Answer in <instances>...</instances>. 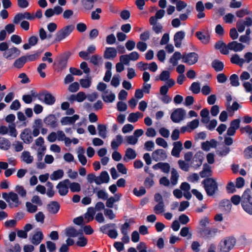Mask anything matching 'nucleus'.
<instances>
[{
	"label": "nucleus",
	"instance_id": "nucleus-33",
	"mask_svg": "<svg viewBox=\"0 0 252 252\" xmlns=\"http://www.w3.org/2000/svg\"><path fill=\"white\" fill-rule=\"evenodd\" d=\"M143 115L139 112L131 113L127 117V121L130 123H135L140 118L143 117Z\"/></svg>",
	"mask_w": 252,
	"mask_h": 252
},
{
	"label": "nucleus",
	"instance_id": "nucleus-59",
	"mask_svg": "<svg viewBox=\"0 0 252 252\" xmlns=\"http://www.w3.org/2000/svg\"><path fill=\"white\" fill-rule=\"evenodd\" d=\"M229 80L230 84L232 86L237 87L239 86L240 83L239 82L238 76L236 74H234L231 75Z\"/></svg>",
	"mask_w": 252,
	"mask_h": 252
},
{
	"label": "nucleus",
	"instance_id": "nucleus-41",
	"mask_svg": "<svg viewBox=\"0 0 252 252\" xmlns=\"http://www.w3.org/2000/svg\"><path fill=\"white\" fill-rule=\"evenodd\" d=\"M195 35L203 44H207L209 42V36L208 35L203 34L201 32H196Z\"/></svg>",
	"mask_w": 252,
	"mask_h": 252
},
{
	"label": "nucleus",
	"instance_id": "nucleus-25",
	"mask_svg": "<svg viewBox=\"0 0 252 252\" xmlns=\"http://www.w3.org/2000/svg\"><path fill=\"white\" fill-rule=\"evenodd\" d=\"M153 168L155 170L160 169L162 172L168 173L170 171V165L167 163L159 162L153 166Z\"/></svg>",
	"mask_w": 252,
	"mask_h": 252
},
{
	"label": "nucleus",
	"instance_id": "nucleus-1",
	"mask_svg": "<svg viewBox=\"0 0 252 252\" xmlns=\"http://www.w3.org/2000/svg\"><path fill=\"white\" fill-rule=\"evenodd\" d=\"M202 184L208 196L214 195L218 190V184L214 178H207L202 181Z\"/></svg>",
	"mask_w": 252,
	"mask_h": 252
},
{
	"label": "nucleus",
	"instance_id": "nucleus-40",
	"mask_svg": "<svg viewBox=\"0 0 252 252\" xmlns=\"http://www.w3.org/2000/svg\"><path fill=\"white\" fill-rule=\"evenodd\" d=\"M212 65L214 69L217 72L222 71L224 67V64L222 62L218 60L213 61L212 63Z\"/></svg>",
	"mask_w": 252,
	"mask_h": 252
},
{
	"label": "nucleus",
	"instance_id": "nucleus-39",
	"mask_svg": "<svg viewBox=\"0 0 252 252\" xmlns=\"http://www.w3.org/2000/svg\"><path fill=\"white\" fill-rule=\"evenodd\" d=\"M80 84L81 86L83 88H89L92 85V79L91 77H87L86 78L80 80Z\"/></svg>",
	"mask_w": 252,
	"mask_h": 252
},
{
	"label": "nucleus",
	"instance_id": "nucleus-22",
	"mask_svg": "<svg viewBox=\"0 0 252 252\" xmlns=\"http://www.w3.org/2000/svg\"><path fill=\"white\" fill-rule=\"evenodd\" d=\"M245 47V46L242 43L236 41H232L228 43V48L230 50L235 52H241Z\"/></svg>",
	"mask_w": 252,
	"mask_h": 252
},
{
	"label": "nucleus",
	"instance_id": "nucleus-54",
	"mask_svg": "<svg viewBox=\"0 0 252 252\" xmlns=\"http://www.w3.org/2000/svg\"><path fill=\"white\" fill-rule=\"evenodd\" d=\"M125 140L127 144L132 145H135L138 141L137 137L133 135L126 136Z\"/></svg>",
	"mask_w": 252,
	"mask_h": 252
},
{
	"label": "nucleus",
	"instance_id": "nucleus-57",
	"mask_svg": "<svg viewBox=\"0 0 252 252\" xmlns=\"http://www.w3.org/2000/svg\"><path fill=\"white\" fill-rule=\"evenodd\" d=\"M26 207L27 208V211L31 213H34L37 210V206L33 205L32 203L30 202H26Z\"/></svg>",
	"mask_w": 252,
	"mask_h": 252
},
{
	"label": "nucleus",
	"instance_id": "nucleus-49",
	"mask_svg": "<svg viewBox=\"0 0 252 252\" xmlns=\"http://www.w3.org/2000/svg\"><path fill=\"white\" fill-rule=\"evenodd\" d=\"M26 61L27 58L26 57H22L15 61L14 65L17 68H20L23 66Z\"/></svg>",
	"mask_w": 252,
	"mask_h": 252
},
{
	"label": "nucleus",
	"instance_id": "nucleus-44",
	"mask_svg": "<svg viewBox=\"0 0 252 252\" xmlns=\"http://www.w3.org/2000/svg\"><path fill=\"white\" fill-rule=\"evenodd\" d=\"M231 62L233 63L242 65L245 63V60L244 59L240 58L237 54H235L231 58Z\"/></svg>",
	"mask_w": 252,
	"mask_h": 252
},
{
	"label": "nucleus",
	"instance_id": "nucleus-15",
	"mask_svg": "<svg viewBox=\"0 0 252 252\" xmlns=\"http://www.w3.org/2000/svg\"><path fill=\"white\" fill-rule=\"evenodd\" d=\"M102 98L106 103H112L115 99V94L112 91L107 90L102 94Z\"/></svg>",
	"mask_w": 252,
	"mask_h": 252
},
{
	"label": "nucleus",
	"instance_id": "nucleus-51",
	"mask_svg": "<svg viewBox=\"0 0 252 252\" xmlns=\"http://www.w3.org/2000/svg\"><path fill=\"white\" fill-rule=\"evenodd\" d=\"M104 214L105 216L109 220H114L116 217V215L113 211L110 208H106L104 209Z\"/></svg>",
	"mask_w": 252,
	"mask_h": 252
},
{
	"label": "nucleus",
	"instance_id": "nucleus-12",
	"mask_svg": "<svg viewBox=\"0 0 252 252\" xmlns=\"http://www.w3.org/2000/svg\"><path fill=\"white\" fill-rule=\"evenodd\" d=\"M170 73L169 71L164 70L161 72L159 76V79L162 81H166V85L169 87H172L173 86L175 82L172 79H170Z\"/></svg>",
	"mask_w": 252,
	"mask_h": 252
},
{
	"label": "nucleus",
	"instance_id": "nucleus-43",
	"mask_svg": "<svg viewBox=\"0 0 252 252\" xmlns=\"http://www.w3.org/2000/svg\"><path fill=\"white\" fill-rule=\"evenodd\" d=\"M179 175L177 171L173 168L171 170V183L173 186L176 185L178 183Z\"/></svg>",
	"mask_w": 252,
	"mask_h": 252
},
{
	"label": "nucleus",
	"instance_id": "nucleus-27",
	"mask_svg": "<svg viewBox=\"0 0 252 252\" xmlns=\"http://www.w3.org/2000/svg\"><path fill=\"white\" fill-rule=\"evenodd\" d=\"M123 136L120 134L117 135L111 142V148L114 150H117L118 147L123 143Z\"/></svg>",
	"mask_w": 252,
	"mask_h": 252
},
{
	"label": "nucleus",
	"instance_id": "nucleus-24",
	"mask_svg": "<svg viewBox=\"0 0 252 252\" xmlns=\"http://www.w3.org/2000/svg\"><path fill=\"white\" fill-rule=\"evenodd\" d=\"M69 56L68 54H64L60 57L58 66L60 69L62 70L66 67Z\"/></svg>",
	"mask_w": 252,
	"mask_h": 252
},
{
	"label": "nucleus",
	"instance_id": "nucleus-23",
	"mask_svg": "<svg viewBox=\"0 0 252 252\" xmlns=\"http://www.w3.org/2000/svg\"><path fill=\"white\" fill-rule=\"evenodd\" d=\"M43 238L42 232L41 231H37L33 235L31 241L33 244L37 245L40 243Z\"/></svg>",
	"mask_w": 252,
	"mask_h": 252
},
{
	"label": "nucleus",
	"instance_id": "nucleus-38",
	"mask_svg": "<svg viewBox=\"0 0 252 252\" xmlns=\"http://www.w3.org/2000/svg\"><path fill=\"white\" fill-rule=\"evenodd\" d=\"M94 192L96 193L97 197L99 199L105 200L108 197V194L105 189H95L94 190Z\"/></svg>",
	"mask_w": 252,
	"mask_h": 252
},
{
	"label": "nucleus",
	"instance_id": "nucleus-60",
	"mask_svg": "<svg viewBox=\"0 0 252 252\" xmlns=\"http://www.w3.org/2000/svg\"><path fill=\"white\" fill-rule=\"evenodd\" d=\"M69 188L70 190L72 192H79L81 190V186L80 185L76 182H73L71 183L70 182V184L69 185Z\"/></svg>",
	"mask_w": 252,
	"mask_h": 252
},
{
	"label": "nucleus",
	"instance_id": "nucleus-32",
	"mask_svg": "<svg viewBox=\"0 0 252 252\" xmlns=\"http://www.w3.org/2000/svg\"><path fill=\"white\" fill-rule=\"evenodd\" d=\"M183 60V55L179 52H175L169 59V62L173 66H175L178 64V61L180 59Z\"/></svg>",
	"mask_w": 252,
	"mask_h": 252
},
{
	"label": "nucleus",
	"instance_id": "nucleus-52",
	"mask_svg": "<svg viewBox=\"0 0 252 252\" xmlns=\"http://www.w3.org/2000/svg\"><path fill=\"white\" fill-rule=\"evenodd\" d=\"M155 213L157 214H160L164 211V205L163 202H159L156 205L154 209Z\"/></svg>",
	"mask_w": 252,
	"mask_h": 252
},
{
	"label": "nucleus",
	"instance_id": "nucleus-21",
	"mask_svg": "<svg viewBox=\"0 0 252 252\" xmlns=\"http://www.w3.org/2000/svg\"><path fill=\"white\" fill-rule=\"evenodd\" d=\"M117 55V52L113 47H107L104 52V57L106 59H113Z\"/></svg>",
	"mask_w": 252,
	"mask_h": 252
},
{
	"label": "nucleus",
	"instance_id": "nucleus-3",
	"mask_svg": "<svg viewBox=\"0 0 252 252\" xmlns=\"http://www.w3.org/2000/svg\"><path fill=\"white\" fill-rule=\"evenodd\" d=\"M74 29L73 25H67L63 28L56 33L54 41L60 42L64 40L70 34Z\"/></svg>",
	"mask_w": 252,
	"mask_h": 252
},
{
	"label": "nucleus",
	"instance_id": "nucleus-45",
	"mask_svg": "<svg viewBox=\"0 0 252 252\" xmlns=\"http://www.w3.org/2000/svg\"><path fill=\"white\" fill-rule=\"evenodd\" d=\"M15 190L21 197L25 198L26 197L27 190L22 186H16L15 188Z\"/></svg>",
	"mask_w": 252,
	"mask_h": 252
},
{
	"label": "nucleus",
	"instance_id": "nucleus-55",
	"mask_svg": "<svg viewBox=\"0 0 252 252\" xmlns=\"http://www.w3.org/2000/svg\"><path fill=\"white\" fill-rule=\"evenodd\" d=\"M178 163L181 169L186 172L189 171L190 165L189 163L186 162L185 161L182 160H178Z\"/></svg>",
	"mask_w": 252,
	"mask_h": 252
},
{
	"label": "nucleus",
	"instance_id": "nucleus-7",
	"mask_svg": "<svg viewBox=\"0 0 252 252\" xmlns=\"http://www.w3.org/2000/svg\"><path fill=\"white\" fill-rule=\"evenodd\" d=\"M38 99L49 105H53L56 101L55 96L47 92L40 94L38 95Z\"/></svg>",
	"mask_w": 252,
	"mask_h": 252
},
{
	"label": "nucleus",
	"instance_id": "nucleus-50",
	"mask_svg": "<svg viewBox=\"0 0 252 252\" xmlns=\"http://www.w3.org/2000/svg\"><path fill=\"white\" fill-rule=\"evenodd\" d=\"M220 206L223 208L222 209L224 211L229 212L231 209L232 205L229 200L224 199L220 202Z\"/></svg>",
	"mask_w": 252,
	"mask_h": 252
},
{
	"label": "nucleus",
	"instance_id": "nucleus-19",
	"mask_svg": "<svg viewBox=\"0 0 252 252\" xmlns=\"http://www.w3.org/2000/svg\"><path fill=\"white\" fill-rule=\"evenodd\" d=\"M44 122L47 126L54 128L57 125V119L54 115H49L44 119Z\"/></svg>",
	"mask_w": 252,
	"mask_h": 252
},
{
	"label": "nucleus",
	"instance_id": "nucleus-17",
	"mask_svg": "<svg viewBox=\"0 0 252 252\" xmlns=\"http://www.w3.org/2000/svg\"><path fill=\"white\" fill-rule=\"evenodd\" d=\"M213 171L212 167L207 163L203 165L202 170L199 172L201 178L209 177L212 175Z\"/></svg>",
	"mask_w": 252,
	"mask_h": 252
},
{
	"label": "nucleus",
	"instance_id": "nucleus-35",
	"mask_svg": "<svg viewBox=\"0 0 252 252\" xmlns=\"http://www.w3.org/2000/svg\"><path fill=\"white\" fill-rule=\"evenodd\" d=\"M136 157L135 151L131 148H127L126 151L125 155L124 158V160L127 161L126 159H133Z\"/></svg>",
	"mask_w": 252,
	"mask_h": 252
},
{
	"label": "nucleus",
	"instance_id": "nucleus-53",
	"mask_svg": "<svg viewBox=\"0 0 252 252\" xmlns=\"http://www.w3.org/2000/svg\"><path fill=\"white\" fill-rule=\"evenodd\" d=\"M96 0H82L84 7L87 10H91L94 6V2Z\"/></svg>",
	"mask_w": 252,
	"mask_h": 252
},
{
	"label": "nucleus",
	"instance_id": "nucleus-46",
	"mask_svg": "<svg viewBox=\"0 0 252 252\" xmlns=\"http://www.w3.org/2000/svg\"><path fill=\"white\" fill-rule=\"evenodd\" d=\"M51 34H47V32L43 28H40L39 30V36L41 40L50 39L52 37Z\"/></svg>",
	"mask_w": 252,
	"mask_h": 252
},
{
	"label": "nucleus",
	"instance_id": "nucleus-28",
	"mask_svg": "<svg viewBox=\"0 0 252 252\" xmlns=\"http://www.w3.org/2000/svg\"><path fill=\"white\" fill-rule=\"evenodd\" d=\"M85 150L83 148L79 147L77 151V157L79 161L83 165H85L87 163V159L84 155Z\"/></svg>",
	"mask_w": 252,
	"mask_h": 252
},
{
	"label": "nucleus",
	"instance_id": "nucleus-31",
	"mask_svg": "<svg viewBox=\"0 0 252 252\" xmlns=\"http://www.w3.org/2000/svg\"><path fill=\"white\" fill-rule=\"evenodd\" d=\"M21 158L27 164H31L33 161V158L28 151H24L22 153Z\"/></svg>",
	"mask_w": 252,
	"mask_h": 252
},
{
	"label": "nucleus",
	"instance_id": "nucleus-29",
	"mask_svg": "<svg viewBox=\"0 0 252 252\" xmlns=\"http://www.w3.org/2000/svg\"><path fill=\"white\" fill-rule=\"evenodd\" d=\"M94 214L95 211L94 208L89 207L88 208L86 213L84 214V219L86 220V222H89L93 220Z\"/></svg>",
	"mask_w": 252,
	"mask_h": 252
},
{
	"label": "nucleus",
	"instance_id": "nucleus-62",
	"mask_svg": "<svg viewBox=\"0 0 252 252\" xmlns=\"http://www.w3.org/2000/svg\"><path fill=\"white\" fill-rule=\"evenodd\" d=\"M180 234L184 237L189 236L188 239H190L191 237V234L189 232V228L188 227H183L181 229Z\"/></svg>",
	"mask_w": 252,
	"mask_h": 252
},
{
	"label": "nucleus",
	"instance_id": "nucleus-11",
	"mask_svg": "<svg viewBox=\"0 0 252 252\" xmlns=\"http://www.w3.org/2000/svg\"><path fill=\"white\" fill-rule=\"evenodd\" d=\"M166 152L163 149H157L154 151L152 154V158L155 161L164 160L167 158Z\"/></svg>",
	"mask_w": 252,
	"mask_h": 252
},
{
	"label": "nucleus",
	"instance_id": "nucleus-64",
	"mask_svg": "<svg viewBox=\"0 0 252 252\" xmlns=\"http://www.w3.org/2000/svg\"><path fill=\"white\" fill-rule=\"evenodd\" d=\"M71 97H73L72 99H75L78 102H82L86 98V95L84 92H80L76 96L72 95Z\"/></svg>",
	"mask_w": 252,
	"mask_h": 252
},
{
	"label": "nucleus",
	"instance_id": "nucleus-2",
	"mask_svg": "<svg viewBox=\"0 0 252 252\" xmlns=\"http://www.w3.org/2000/svg\"><path fill=\"white\" fill-rule=\"evenodd\" d=\"M2 196L11 208L18 207L22 204L18 194L13 191L2 193Z\"/></svg>",
	"mask_w": 252,
	"mask_h": 252
},
{
	"label": "nucleus",
	"instance_id": "nucleus-16",
	"mask_svg": "<svg viewBox=\"0 0 252 252\" xmlns=\"http://www.w3.org/2000/svg\"><path fill=\"white\" fill-rule=\"evenodd\" d=\"M79 119V116L74 115L71 117H64L61 120V123L63 126L70 125L73 124Z\"/></svg>",
	"mask_w": 252,
	"mask_h": 252
},
{
	"label": "nucleus",
	"instance_id": "nucleus-61",
	"mask_svg": "<svg viewBox=\"0 0 252 252\" xmlns=\"http://www.w3.org/2000/svg\"><path fill=\"white\" fill-rule=\"evenodd\" d=\"M243 209L249 215H252V202L242 203Z\"/></svg>",
	"mask_w": 252,
	"mask_h": 252
},
{
	"label": "nucleus",
	"instance_id": "nucleus-58",
	"mask_svg": "<svg viewBox=\"0 0 252 252\" xmlns=\"http://www.w3.org/2000/svg\"><path fill=\"white\" fill-rule=\"evenodd\" d=\"M190 90L194 94H198L200 92V84L198 82L192 83L190 87Z\"/></svg>",
	"mask_w": 252,
	"mask_h": 252
},
{
	"label": "nucleus",
	"instance_id": "nucleus-9",
	"mask_svg": "<svg viewBox=\"0 0 252 252\" xmlns=\"http://www.w3.org/2000/svg\"><path fill=\"white\" fill-rule=\"evenodd\" d=\"M70 181L68 179H65L60 182L57 186L59 194L62 195H65L68 192L69 185Z\"/></svg>",
	"mask_w": 252,
	"mask_h": 252
},
{
	"label": "nucleus",
	"instance_id": "nucleus-47",
	"mask_svg": "<svg viewBox=\"0 0 252 252\" xmlns=\"http://www.w3.org/2000/svg\"><path fill=\"white\" fill-rule=\"evenodd\" d=\"M251 190L250 189H248L246 190L242 196V203H249L251 202Z\"/></svg>",
	"mask_w": 252,
	"mask_h": 252
},
{
	"label": "nucleus",
	"instance_id": "nucleus-14",
	"mask_svg": "<svg viewBox=\"0 0 252 252\" xmlns=\"http://www.w3.org/2000/svg\"><path fill=\"white\" fill-rule=\"evenodd\" d=\"M21 139L26 144H30L33 141L31 130L29 128L25 129L20 134Z\"/></svg>",
	"mask_w": 252,
	"mask_h": 252
},
{
	"label": "nucleus",
	"instance_id": "nucleus-37",
	"mask_svg": "<svg viewBox=\"0 0 252 252\" xmlns=\"http://www.w3.org/2000/svg\"><path fill=\"white\" fill-rule=\"evenodd\" d=\"M217 145L216 140L212 139L210 141H207L202 144V148L205 151H209L211 148L215 147Z\"/></svg>",
	"mask_w": 252,
	"mask_h": 252
},
{
	"label": "nucleus",
	"instance_id": "nucleus-63",
	"mask_svg": "<svg viewBox=\"0 0 252 252\" xmlns=\"http://www.w3.org/2000/svg\"><path fill=\"white\" fill-rule=\"evenodd\" d=\"M130 224L129 222H126L121 226V233L123 234H128L130 231Z\"/></svg>",
	"mask_w": 252,
	"mask_h": 252
},
{
	"label": "nucleus",
	"instance_id": "nucleus-13",
	"mask_svg": "<svg viewBox=\"0 0 252 252\" xmlns=\"http://www.w3.org/2000/svg\"><path fill=\"white\" fill-rule=\"evenodd\" d=\"M20 54V51L16 47H13L4 52L3 53V56L7 59H13L18 56Z\"/></svg>",
	"mask_w": 252,
	"mask_h": 252
},
{
	"label": "nucleus",
	"instance_id": "nucleus-5",
	"mask_svg": "<svg viewBox=\"0 0 252 252\" xmlns=\"http://www.w3.org/2000/svg\"><path fill=\"white\" fill-rule=\"evenodd\" d=\"M8 133L10 136L16 137L17 135V132L15 128L14 124L9 125L8 127L6 126H0V134L5 135Z\"/></svg>",
	"mask_w": 252,
	"mask_h": 252
},
{
	"label": "nucleus",
	"instance_id": "nucleus-30",
	"mask_svg": "<svg viewBox=\"0 0 252 252\" xmlns=\"http://www.w3.org/2000/svg\"><path fill=\"white\" fill-rule=\"evenodd\" d=\"M201 117V122L204 124H207L210 121V116L209 110L204 108L203 109L200 113Z\"/></svg>",
	"mask_w": 252,
	"mask_h": 252
},
{
	"label": "nucleus",
	"instance_id": "nucleus-42",
	"mask_svg": "<svg viewBox=\"0 0 252 252\" xmlns=\"http://www.w3.org/2000/svg\"><path fill=\"white\" fill-rule=\"evenodd\" d=\"M97 130L98 135L102 138H105L107 137L106 127L103 125H98L97 126Z\"/></svg>",
	"mask_w": 252,
	"mask_h": 252
},
{
	"label": "nucleus",
	"instance_id": "nucleus-8",
	"mask_svg": "<svg viewBox=\"0 0 252 252\" xmlns=\"http://www.w3.org/2000/svg\"><path fill=\"white\" fill-rule=\"evenodd\" d=\"M198 55L194 52H192L183 55L182 62L189 65H192L198 61Z\"/></svg>",
	"mask_w": 252,
	"mask_h": 252
},
{
	"label": "nucleus",
	"instance_id": "nucleus-10",
	"mask_svg": "<svg viewBox=\"0 0 252 252\" xmlns=\"http://www.w3.org/2000/svg\"><path fill=\"white\" fill-rule=\"evenodd\" d=\"M203 159L202 153L200 152L196 153L191 161V166L195 170L197 169L202 165Z\"/></svg>",
	"mask_w": 252,
	"mask_h": 252
},
{
	"label": "nucleus",
	"instance_id": "nucleus-26",
	"mask_svg": "<svg viewBox=\"0 0 252 252\" xmlns=\"http://www.w3.org/2000/svg\"><path fill=\"white\" fill-rule=\"evenodd\" d=\"M59 204L56 201L51 202L47 205V210L50 213L56 214L60 209Z\"/></svg>",
	"mask_w": 252,
	"mask_h": 252
},
{
	"label": "nucleus",
	"instance_id": "nucleus-20",
	"mask_svg": "<svg viewBox=\"0 0 252 252\" xmlns=\"http://www.w3.org/2000/svg\"><path fill=\"white\" fill-rule=\"evenodd\" d=\"M185 33L183 31L177 32L174 36L175 46L177 48L181 46L182 41L185 38Z\"/></svg>",
	"mask_w": 252,
	"mask_h": 252
},
{
	"label": "nucleus",
	"instance_id": "nucleus-6",
	"mask_svg": "<svg viewBox=\"0 0 252 252\" xmlns=\"http://www.w3.org/2000/svg\"><path fill=\"white\" fill-rule=\"evenodd\" d=\"M235 239L233 238H226L220 244V250L222 252H228L235 244Z\"/></svg>",
	"mask_w": 252,
	"mask_h": 252
},
{
	"label": "nucleus",
	"instance_id": "nucleus-4",
	"mask_svg": "<svg viewBox=\"0 0 252 252\" xmlns=\"http://www.w3.org/2000/svg\"><path fill=\"white\" fill-rule=\"evenodd\" d=\"M186 114L184 109L177 108L172 113L171 119L174 123H178L184 119Z\"/></svg>",
	"mask_w": 252,
	"mask_h": 252
},
{
	"label": "nucleus",
	"instance_id": "nucleus-48",
	"mask_svg": "<svg viewBox=\"0 0 252 252\" xmlns=\"http://www.w3.org/2000/svg\"><path fill=\"white\" fill-rule=\"evenodd\" d=\"M10 147V142L4 138H2L0 140V149L4 150H8Z\"/></svg>",
	"mask_w": 252,
	"mask_h": 252
},
{
	"label": "nucleus",
	"instance_id": "nucleus-18",
	"mask_svg": "<svg viewBox=\"0 0 252 252\" xmlns=\"http://www.w3.org/2000/svg\"><path fill=\"white\" fill-rule=\"evenodd\" d=\"M183 149V145L181 142L177 141L173 143V148L171 151V155L176 158L180 157V152Z\"/></svg>",
	"mask_w": 252,
	"mask_h": 252
},
{
	"label": "nucleus",
	"instance_id": "nucleus-56",
	"mask_svg": "<svg viewBox=\"0 0 252 252\" xmlns=\"http://www.w3.org/2000/svg\"><path fill=\"white\" fill-rule=\"evenodd\" d=\"M239 108V104L237 102H234L232 105H231L230 103L227 104V110L229 113H232V114L231 115L232 116L233 112L237 110Z\"/></svg>",
	"mask_w": 252,
	"mask_h": 252
},
{
	"label": "nucleus",
	"instance_id": "nucleus-36",
	"mask_svg": "<svg viewBox=\"0 0 252 252\" xmlns=\"http://www.w3.org/2000/svg\"><path fill=\"white\" fill-rule=\"evenodd\" d=\"M82 234L81 230L78 231L73 228H68L66 230V235L68 237H76Z\"/></svg>",
	"mask_w": 252,
	"mask_h": 252
},
{
	"label": "nucleus",
	"instance_id": "nucleus-34",
	"mask_svg": "<svg viewBox=\"0 0 252 252\" xmlns=\"http://www.w3.org/2000/svg\"><path fill=\"white\" fill-rule=\"evenodd\" d=\"M64 175V172L62 169L54 171L50 176V178L52 181H56L63 178Z\"/></svg>",
	"mask_w": 252,
	"mask_h": 252
}]
</instances>
